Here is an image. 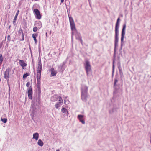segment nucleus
<instances>
[{
	"label": "nucleus",
	"mask_w": 151,
	"mask_h": 151,
	"mask_svg": "<svg viewBox=\"0 0 151 151\" xmlns=\"http://www.w3.org/2000/svg\"><path fill=\"white\" fill-rule=\"evenodd\" d=\"M84 66L87 74L88 75L89 73L91 71V66L90 64V62L88 61L87 60L85 61Z\"/></svg>",
	"instance_id": "obj_1"
},
{
	"label": "nucleus",
	"mask_w": 151,
	"mask_h": 151,
	"mask_svg": "<svg viewBox=\"0 0 151 151\" xmlns=\"http://www.w3.org/2000/svg\"><path fill=\"white\" fill-rule=\"evenodd\" d=\"M42 69V65L41 61L40 60L38 62L37 70V76H41Z\"/></svg>",
	"instance_id": "obj_2"
},
{
	"label": "nucleus",
	"mask_w": 151,
	"mask_h": 151,
	"mask_svg": "<svg viewBox=\"0 0 151 151\" xmlns=\"http://www.w3.org/2000/svg\"><path fill=\"white\" fill-rule=\"evenodd\" d=\"M71 29L73 31L76 30L75 24L73 18L71 17H69Z\"/></svg>",
	"instance_id": "obj_3"
},
{
	"label": "nucleus",
	"mask_w": 151,
	"mask_h": 151,
	"mask_svg": "<svg viewBox=\"0 0 151 151\" xmlns=\"http://www.w3.org/2000/svg\"><path fill=\"white\" fill-rule=\"evenodd\" d=\"M82 89L81 99L83 101L86 100V96L85 95L83 94V93L84 91L87 93L88 90V87L86 86H84L82 87Z\"/></svg>",
	"instance_id": "obj_4"
},
{
	"label": "nucleus",
	"mask_w": 151,
	"mask_h": 151,
	"mask_svg": "<svg viewBox=\"0 0 151 151\" xmlns=\"http://www.w3.org/2000/svg\"><path fill=\"white\" fill-rule=\"evenodd\" d=\"M126 27V25L124 24L123 26V28L122 30L121 37V43L122 44L123 42L124 39V36L125 34V29Z\"/></svg>",
	"instance_id": "obj_5"
},
{
	"label": "nucleus",
	"mask_w": 151,
	"mask_h": 151,
	"mask_svg": "<svg viewBox=\"0 0 151 151\" xmlns=\"http://www.w3.org/2000/svg\"><path fill=\"white\" fill-rule=\"evenodd\" d=\"M33 12L35 14L36 18L38 19H40L41 18V15L40 12L37 9H35L33 10Z\"/></svg>",
	"instance_id": "obj_6"
},
{
	"label": "nucleus",
	"mask_w": 151,
	"mask_h": 151,
	"mask_svg": "<svg viewBox=\"0 0 151 151\" xmlns=\"http://www.w3.org/2000/svg\"><path fill=\"white\" fill-rule=\"evenodd\" d=\"M63 103V100L62 98V97L60 96L58 97V101L57 102L55 106V108L57 109L59 107L61 104Z\"/></svg>",
	"instance_id": "obj_7"
},
{
	"label": "nucleus",
	"mask_w": 151,
	"mask_h": 151,
	"mask_svg": "<svg viewBox=\"0 0 151 151\" xmlns=\"http://www.w3.org/2000/svg\"><path fill=\"white\" fill-rule=\"evenodd\" d=\"M32 89L31 87L28 88L27 91V94L29 98L30 99H32Z\"/></svg>",
	"instance_id": "obj_8"
},
{
	"label": "nucleus",
	"mask_w": 151,
	"mask_h": 151,
	"mask_svg": "<svg viewBox=\"0 0 151 151\" xmlns=\"http://www.w3.org/2000/svg\"><path fill=\"white\" fill-rule=\"evenodd\" d=\"M10 68L7 69L4 73V78L7 80L8 81L9 78V73L10 71Z\"/></svg>",
	"instance_id": "obj_9"
},
{
	"label": "nucleus",
	"mask_w": 151,
	"mask_h": 151,
	"mask_svg": "<svg viewBox=\"0 0 151 151\" xmlns=\"http://www.w3.org/2000/svg\"><path fill=\"white\" fill-rule=\"evenodd\" d=\"M115 47H116L118 45L119 32H115Z\"/></svg>",
	"instance_id": "obj_10"
},
{
	"label": "nucleus",
	"mask_w": 151,
	"mask_h": 151,
	"mask_svg": "<svg viewBox=\"0 0 151 151\" xmlns=\"http://www.w3.org/2000/svg\"><path fill=\"white\" fill-rule=\"evenodd\" d=\"M41 76H37L36 78L37 80V84L38 90V91H40V80L41 78Z\"/></svg>",
	"instance_id": "obj_11"
},
{
	"label": "nucleus",
	"mask_w": 151,
	"mask_h": 151,
	"mask_svg": "<svg viewBox=\"0 0 151 151\" xmlns=\"http://www.w3.org/2000/svg\"><path fill=\"white\" fill-rule=\"evenodd\" d=\"M19 63L23 69H24V67H26L27 65V64L25 63L24 61L22 60H19Z\"/></svg>",
	"instance_id": "obj_12"
},
{
	"label": "nucleus",
	"mask_w": 151,
	"mask_h": 151,
	"mask_svg": "<svg viewBox=\"0 0 151 151\" xmlns=\"http://www.w3.org/2000/svg\"><path fill=\"white\" fill-rule=\"evenodd\" d=\"M120 20V18H118L115 27V32H119V22Z\"/></svg>",
	"instance_id": "obj_13"
},
{
	"label": "nucleus",
	"mask_w": 151,
	"mask_h": 151,
	"mask_svg": "<svg viewBox=\"0 0 151 151\" xmlns=\"http://www.w3.org/2000/svg\"><path fill=\"white\" fill-rule=\"evenodd\" d=\"M38 36V34L37 33H33L32 34V37L34 40L35 43V44H37V41L36 39V37H37Z\"/></svg>",
	"instance_id": "obj_14"
},
{
	"label": "nucleus",
	"mask_w": 151,
	"mask_h": 151,
	"mask_svg": "<svg viewBox=\"0 0 151 151\" xmlns=\"http://www.w3.org/2000/svg\"><path fill=\"white\" fill-rule=\"evenodd\" d=\"M50 71L51 72V76H56V73H57V72L56 70H54V69L53 68H51L50 70Z\"/></svg>",
	"instance_id": "obj_15"
},
{
	"label": "nucleus",
	"mask_w": 151,
	"mask_h": 151,
	"mask_svg": "<svg viewBox=\"0 0 151 151\" xmlns=\"http://www.w3.org/2000/svg\"><path fill=\"white\" fill-rule=\"evenodd\" d=\"M19 11L18 10L16 13V15L14 17V18L13 19V24H14V25H15V23L16 22V20H17V16L18 15V14L19 13Z\"/></svg>",
	"instance_id": "obj_16"
},
{
	"label": "nucleus",
	"mask_w": 151,
	"mask_h": 151,
	"mask_svg": "<svg viewBox=\"0 0 151 151\" xmlns=\"http://www.w3.org/2000/svg\"><path fill=\"white\" fill-rule=\"evenodd\" d=\"M83 116L82 115H78V118L79 120L83 124L85 123L83 119Z\"/></svg>",
	"instance_id": "obj_17"
},
{
	"label": "nucleus",
	"mask_w": 151,
	"mask_h": 151,
	"mask_svg": "<svg viewBox=\"0 0 151 151\" xmlns=\"http://www.w3.org/2000/svg\"><path fill=\"white\" fill-rule=\"evenodd\" d=\"M39 134L37 133H34L33 135V138L35 139L36 140H37L39 138Z\"/></svg>",
	"instance_id": "obj_18"
},
{
	"label": "nucleus",
	"mask_w": 151,
	"mask_h": 151,
	"mask_svg": "<svg viewBox=\"0 0 151 151\" xmlns=\"http://www.w3.org/2000/svg\"><path fill=\"white\" fill-rule=\"evenodd\" d=\"M58 99V97L57 96L54 95L51 97V101H52L55 102Z\"/></svg>",
	"instance_id": "obj_19"
},
{
	"label": "nucleus",
	"mask_w": 151,
	"mask_h": 151,
	"mask_svg": "<svg viewBox=\"0 0 151 151\" xmlns=\"http://www.w3.org/2000/svg\"><path fill=\"white\" fill-rule=\"evenodd\" d=\"M118 81L117 79H115L114 80V87L115 89H118L119 88V86L116 84L118 82Z\"/></svg>",
	"instance_id": "obj_20"
},
{
	"label": "nucleus",
	"mask_w": 151,
	"mask_h": 151,
	"mask_svg": "<svg viewBox=\"0 0 151 151\" xmlns=\"http://www.w3.org/2000/svg\"><path fill=\"white\" fill-rule=\"evenodd\" d=\"M37 144L39 145L40 146H43L44 145L43 142L41 139H39L38 140Z\"/></svg>",
	"instance_id": "obj_21"
},
{
	"label": "nucleus",
	"mask_w": 151,
	"mask_h": 151,
	"mask_svg": "<svg viewBox=\"0 0 151 151\" xmlns=\"http://www.w3.org/2000/svg\"><path fill=\"white\" fill-rule=\"evenodd\" d=\"M4 58L3 57L2 55L0 54V65L1 64Z\"/></svg>",
	"instance_id": "obj_22"
},
{
	"label": "nucleus",
	"mask_w": 151,
	"mask_h": 151,
	"mask_svg": "<svg viewBox=\"0 0 151 151\" xmlns=\"http://www.w3.org/2000/svg\"><path fill=\"white\" fill-rule=\"evenodd\" d=\"M29 75L30 73H27L25 74H24L23 75V79H25L27 76H29Z\"/></svg>",
	"instance_id": "obj_23"
},
{
	"label": "nucleus",
	"mask_w": 151,
	"mask_h": 151,
	"mask_svg": "<svg viewBox=\"0 0 151 151\" xmlns=\"http://www.w3.org/2000/svg\"><path fill=\"white\" fill-rule=\"evenodd\" d=\"M18 32L19 33V36L21 35L22 34H23V32L22 30V29L21 28H20L19 29V30L18 31Z\"/></svg>",
	"instance_id": "obj_24"
},
{
	"label": "nucleus",
	"mask_w": 151,
	"mask_h": 151,
	"mask_svg": "<svg viewBox=\"0 0 151 151\" xmlns=\"http://www.w3.org/2000/svg\"><path fill=\"white\" fill-rule=\"evenodd\" d=\"M61 111L63 113H65V112H67L68 113V111L67 109H66L65 108H63L61 109Z\"/></svg>",
	"instance_id": "obj_25"
},
{
	"label": "nucleus",
	"mask_w": 151,
	"mask_h": 151,
	"mask_svg": "<svg viewBox=\"0 0 151 151\" xmlns=\"http://www.w3.org/2000/svg\"><path fill=\"white\" fill-rule=\"evenodd\" d=\"M1 120L3 122L5 123L7 122V119L6 118H3L2 119L1 118Z\"/></svg>",
	"instance_id": "obj_26"
},
{
	"label": "nucleus",
	"mask_w": 151,
	"mask_h": 151,
	"mask_svg": "<svg viewBox=\"0 0 151 151\" xmlns=\"http://www.w3.org/2000/svg\"><path fill=\"white\" fill-rule=\"evenodd\" d=\"M116 109L114 108H112V109L110 110L109 111V112L110 113H112Z\"/></svg>",
	"instance_id": "obj_27"
},
{
	"label": "nucleus",
	"mask_w": 151,
	"mask_h": 151,
	"mask_svg": "<svg viewBox=\"0 0 151 151\" xmlns=\"http://www.w3.org/2000/svg\"><path fill=\"white\" fill-rule=\"evenodd\" d=\"M37 30L38 28L37 27H33V30L34 32H36L37 31Z\"/></svg>",
	"instance_id": "obj_28"
},
{
	"label": "nucleus",
	"mask_w": 151,
	"mask_h": 151,
	"mask_svg": "<svg viewBox=\"0 0 151 151\" xmlns=\"http://www.w3.org/2000/svg\"><path fill=\"white\" fill-rule=\"evenodd\" d=\"M21 35L22 36V39H21L20 40L21 41H23L24 40V33L22 34Z\"/></svg>",
	"instance_id": "obj_29"
},
{
	"label": "nucleus",
	"mask_w": 151,
	"mask_h": 151,
	"mask_svg": "<svg viewBox=\"0 0 151 151\" xmlns=\"http://www.w3.org/2000/svg\"><path fill=\"white\" fill-rule=\"evenodd\" d=\"M30 85V83L28 82L26 84V86L27 87H29Z\"/></svg>",
	"instance_id": "obj_30"
},
{
	"label": "nucleus",
	"mask_w": 151,
	"mask_h": 151,
	"mask_svg": "<svg viewBox=\"0 0 151 151\" xmlns=\"http://www.w3.org/2000/svg\"><path fill=\"white\" fill-rule=\"evenodd\" d=\"M79 39L80 40V42L82 44L83 43V41L81 39V37H79Z\"/></svg>",
	"instance_id": "obj_31"
},
{
	"label": "nucleus",
	"mask_w": 151,
	"mask_h": 151,
	"mask_svg": "<svg viewBox=\"0 0 151 151\" xmlns=\"http://www.w3.org/2000/svg\"><path fill=\"white\" fill-rule=\"evenodd\" d=\"M7 38L8 40L10 41V36L9 35H8L7 36Z\"/></svg>",
	"instance_id": "obj_32"
},
{
	"label": "nucleus",
	"mask_w": 151,
	"mask_h": 151,
	"mask_svg": "<svg viewBox=\"0 0 151 151\" xmlns=\"http://www.w3.org/2000/svg\"><path fill=\"white\" fill-rule=\"evenodd\" d=\"M113 63H114L113 62ZM113 70H114V63H113Z\"/></svg>",
	"instance_id": "obj_33"
},
{
	"label": "nucleus",
	"mask_w": 151,
	"mask_h": 151,
	"mask_svg": "<svg viewBox=\"0 0 151 151\" xmlns=\"http://www.w3.org/2000/svg\"><path fill=\"white\" fill-rule=\"evenodd\" d=\"M64 0H61V2L62 3L63 2Z\"/></svg>",
	"instance_id": "obj_34"
},
{
	"label": "nucleus",
	"mask_w": 151,
	"mask_h": 151,
	"mask_svg": "<svg viewBox=\"0 0 151 151\" xmlns=\"http://www.w3.org/2000/svg\"><path fill=\"white\" fill-rule=\"evenodd\" d=\"M118 92H119V91H116V92L115 93H118Z\"/></svg>",
	"instance_id": "obj_35"
},
{
	"label": "nucleus",
	"mask_w": 151,
	"mask_h": 151,
	"mask_svg": "<svg viewBox=\"0 0 151 151\" xmlns=\"http://www.w3.org/2000/svg\"><path fill=\"white\" fill-rule=\"evenodd\" d=\"M56 151H59V149L57 150Z\"/></svg>",
	"instance_id": "obj_36"
},
{
	"label": "nucleus",
	"mask_w": 151,
	"mask_h": 151,
	"mask_svg": "<svg viewBox=\"0 0 151 151\" xmlns=\"http://www.w3.org/2000/svg\"><path fill=\"white\" fill-rule=\"evenodd\" d=\"M116 49H115V52H116Z\"/></svg>",
	"instance_id": "obj_37"
}]
</instances>
